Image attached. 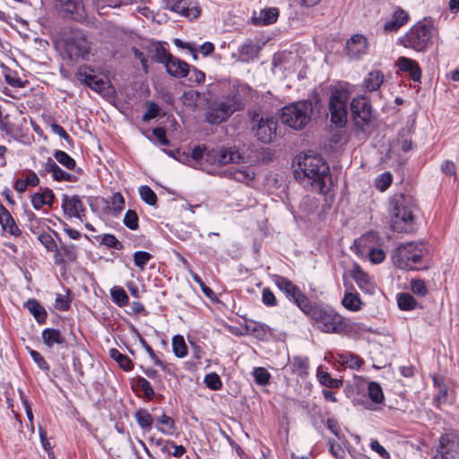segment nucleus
Returning a JSON list of instances; mask_svg holds the SVG:
<instances>
[{"label": "nucleus", "mask_w": 459, "mask_h": 459, "mask_svg": "<svg viewBox=\"0 0 459 459\" xmlns=\"http://www.w3.org/2000/svg\"><path fill=\"white\" fill-rule=\"evenodd\" d=\"M296 178H306L311 180V185L319 192H323L327 181H331L329 166L320 156L305 155L297 161Z\"/></svg>", "instance_id": "obj_1"}, {"label": "nucleus", "mask_w": 459, "mask_h": 459, "mask_svg": "<svg viewBox=\"0 0 459 459\" xmlns=\"http://www.w3.org/2000/svg\"><path fill=\"white\" fill-rule=\"evenodd\" d=\"M313 321L314 326L325 333H342L347 328V324L333 307L311 304L304 313Z\"/></svg>", "instance_id": "obj_2"}, {"label": "nucleus", "mask_w": 459, "mask_h": 459, "mask_svg": "<svg viewBox=\"0 0 459 459\" xmlns=\"http://www.w3.org/2000/svg\"><path fill=\"white\" fill-rule=\"evenodd\" d=\"M391 204V225L397 232H410L414 224V202L411 196L403 194L394 195Z\"/></svg>", "instance_id": "obj_3"}, {"label": "nucleus", "mask_w": 459, "mask_h": 459, "mask_svg": "<svg viewBox=\"0 0 459 459\" xmlns=\"http://www.w3.org/2000/svg\"><path fill=\"white\" fill-rule=\"evenodd\" d=\"M425 249L422 243L408 242L396 247L392 255L394 264L404 270H420Z\"/></svg>", "instance_id": "obj_4"}, {"label": "nucleus", "mask_w": 459, "mask_h": 459, "mask_svg": "<svg viewBox=\"0 0 459 459\" xmlns=\"http://www.w3.org/2000/svg\"><path fill=\"white\" fill-rule=\"evenodd\" d=\"M433 26L426 20L414 24L402 38L400 44L417 52H424L430 48Z\"/></svg>", "instance_id": "obj_5"}, {"label": "nucleus", "mask_w": 459, "mask_h": 459, "mask_svg": "<svg viewBox=\"0 0 459 459\" xmlns=\"http://www.w3.org/2000/svg\"><path fill=\"white\" fill-rule=\"evenodd\" d=\"M313 106L311 101H299L285 106L281 110V120L288 126L299 130L305 127L311 119Z\"/></svg>", "instance_id": "obj_6"}, {"label": "nucleus", "mask_w": 459, "mask_h": 459, "mask_svg": "<svg viewBox=\"0 0 459 459\" xmlns=\"http://www.w3.org/2000/svg\"><path fill=\"white\" fill-rule=\"evenodd\" d=\"M350 92L344 87H333L330 91L328 109L330 120L337 127H343L348 118Z\"/></svg>", "instance_id": "obj_7"}, {"label": "nucleus", "mask_w": 459, "mask_h": 459, "mask_svg": "<svg viewBox=\"0 0 459 459\" xmlns=\"http://www.w3.org/2000/svg\"><path fill=\"white\" fill-rule=\"evenodd\" d=\"M243 108V104L237 95H230L217 104L211 106L206 112V121L219 125L226 121L234 112Z\"/></svg>", "instance_id": "obj_8"}, {"label": "nucleus", "mask_w": 459, "mask_h": 459, "mask_svg": "<svg viewBox=\"0 0 459 459\" xmlns=\"http://www.w3.org/2000/svg\"><path fill=\"white\" fill-rule=\"evenodd\" d=\"M278 120L272 116H264L254 112L251 117V129L257 140L269 143L276 137Z\"/></svg>", "instance_id": "obj_9"}, {"label": "nucleus", "mask_w": 459, "mask_h": 459, "mask_svg": "<svg viewBox=\"0 0 459 459\" xmlns=\"http://www.w3.org/2000/svg\"><path fill=\"white\" fill-rule=\"evenodd\" d=\"M273 279L278 289L285 294L289 300L296 304L303 313L308 309L312 302L290 280L281 275H273Z\"/></svg>", "instance_id": "obj_10"}, {"label": "nucleus", "mask_w": 459, "mask_h": 459, "mask_svg": "<svg viewBox=\"0 0 459 459\" xmlns=\"http://www.w3.org/2000/svg\"><path fill=\"white\" fill-rule=\"evenodd\" d=\"M432 454V459H459V435L454 431L443 434Z\"/></svg>", "instance_id": "obj_11"}, {"label": "nucleus", "mask_w": 459, "mask_h": 459, "mask_svg": "<svg viewBox=\"0 0 459 459\" xmlns=\"http://www.w3.org/2000/svg\"><path fill=\"white\" fill-rule=\"evenodd\" d=\"M351 112L355 126L360 130H364L373 119L372 106L364 96L355 97L351 100Z\"/></svg>", "instance_id": "obj_12"}, {"label": "nucleus", "mask_w": 459, "mask_h": 459, "mask_svg": "<svg viewBox=\"0 0 459 459\" xmlns=\"http://www.w3.org/2000/svg\"><path fill=\"white\" fill-rule=\"evenodd\" d=\"M90 51V43L86 40L84 35L76 32L65 44V53L70 60H78L84 58Z\"/></svg>", "instance_id": "obj_13"}, {"label": "nucleus", "mask_w": 459, "mask_h": 459, "mask_svg": "<svg viewBox=\"0 0 459 459\" xmlns=\"http://www.w3.org/2000/svg\"><path fill=\"white\" fill-rule=\"evenodd\" d=\"M239 160L238 152L231 148L212 149L205 152V161L211 165L223 166Z\"/></svg>", "instance_id": "obj_14"}, {"label": "nucleus", "mask_w": 459, "mask_h": 459, "mask_svg": "<svg viewBox=\"0 0 459 459\" xmlns=\"http://www.w3.org/2000/svg\"><path fill=\"white\" fill-rule=\"evenodd\" d=\"M167 5L171 11L190 20L197 18L201 13L195 0H168Z\"/></svg>", "instance_id": "obj_15"}, {"label": "nucleus", "mask_w": 459, "mask_h": 459, "mask_svg": "<svg viewBox=\"0 0 459 459\" xmlns=\"http://www.w3.org/2000/svg\"><path fill=\"white\" fill-rule=\"evenodd\" d=\"M60 11L65 16L74 21H82L86 14L82 0H56Z\"/></svg>", "instance_id": "obj_16"}, {"label": "nucleus", "mask_w": 459, "mask_h": 459, "mask_svg": "<svg viewBox=\"0 0 459 459\" xmlns=\"http://www.w3.org/2000/svg\"><path fill=\"white\" fill-rule=\"evenodd\" d=\"M62 209L64 213L69 217H76L82 221L85 216V208L78 195L69 196L64 195L62 198Z\"/></svg>", "instance_id": "obj_17"}, {"label": "nucleus", "mask_w": 459, "mask_h": 459, "mask_svg": "<svg viewBox=\"0 0 459 459\" xmlns=\"http://www.w3.org/2000/svg\"><path fill=\"white\" fill-rule=\"evenodd\" d=\"M93 69L90 66L81 67L77 72L78 79L86 86L97 92H102L106 89L107 82L99 79L93 74Z\"/></svg>", "instance_id": "obj_18"}, {"label": "nucleus", "mask_w": 459, "mask_h": 459, "mask_svg": "<svg viewBox=\"0 0 459 459\" xmlns=\"http://www.w3.org/2000/svg\"><path fill=\"white\" fill-rule=\"evenodd\" d=\"M368 48V39L361 34L353 35L346 42L347 53L352 58H359L367 54Z\"/></svg>", "instance_id": "obj_19"}, {"label": "nucleus", "mask_w": 459, "mask_h": 459, "mask_svg": "<svg viewBox=\"0 0 459 459\" xmlns=\"http://www.w3.org/2000/svg\"><path fill=\"white\" fill-rule=\"evenodd\" d=\"M410 20L409 13L402 7H396L391 18L386 21L383 30L386 33L396 32Z\"/></svg>", "instance_id": "obj_20"}, {"label": "nucleus", "mask_w": 459, "mask_h": 459, "mask_svg": "<svg viewBox=\"0 0 459 459\" xmlns=\"http://www.w3.org/2000/svg\"><path fill=\"white\" fill-rule=\"evenodd\" d=\"M164 66L167 73L176 78H184L189 74L188 64L173 56Z\"/></svg>", "instance_id": "obj_21"}, {"label": "nucleus", "mask_w": 459, "mask_h": 459, "mask_svg": "<svg viewBox=\"0 0 459 459\" xmlns=\"http://www.w3.org/2000/svg\"><path fill=\"white\" fill-rule=\"evenodd\" d=\"M0 224L3 230L10 235L18 237L22 234V230L17 226L14 219L8 210L0 203Z\"/></svg>", "instance_id": "obj_22"}, {"label": "nucleus", "mask_w": 459, "mask_h": 459, "mask_svg": "<svg viewBox=\"0 0 459 459\" xmlns=\"http://www.w3.org/2000/svg\"><path fill=\"white\" fill-rule=\"evenodd\" d=\"M397 65L402 72L408 73L412 81L419 82L420 80L421 70L415 60L401 56L397 60Z\"/></svg>", "instance_id": "obj_23"}, {"label": "nucleus", "mask_w": 459, "mask_h": 459, "mask_svg": "<svg viewBox=\"0 0 459 459\" xmlns=\"http://www.w3.org/2000/svg\"><path fill=\"white\" fill-rule=\"evenodd\" d=\"M351 277L361 290L368 293H372L374 291L375 285L372 280L359 265H355L352 269Z\"/></svg>", "instance_id": "obj_24"}, {"label": "nucleus", "mask_w": 459, "mask_h": 459, "mask_svg": "<svg viewBox=\"0 0 459 459\" xmlns=\"http://www.w3.org/2000/svg\"><path fill=\"white\" fill-rule=\"evenodd\" d=\"M45 169L52 173L53 178L56 181L74 182L77 179L75 176L63 170L51 158L45 163Z\"/></svg>", "instance_id": "obj_25"}, {"label": "nucleus", "mask_w": 459, "mask_h": 459, "mask_svg": "<svg viewBox=\"0 0 459 459\" xmlns=\"http://www.w3.org/2000/svg\"><path fill=\"white\" fill-rule=\"evenodd\" d=\"M384 82V74L379 70H374L368 74L363 81L365 91L372 92L377 91Z\"/></svg>", "instance_id": "obj_26"}, {"label": "nucleus", "mask_w": 459, "mask_h": 459, "mask_svg": "<svg viewBox=\"0 0 459 459\" xmlns=\"http://www.w3.org/2000/svg\"><path fill=\"white\" fill-rule=\"evenodd\" d=\"M43 342L49 348L55 344L63 345L65 343V339L58 329L47 328L42 331Z\"/></svg>", "instance_id": "obj_27"}, {"label": "nucleus", "mask_w": 459, "mask_h": 459, "mask_svg": "<svg viewBox=\"0 0 459 459\" xmlns=\"http://www.w3.org/2000/svg\"><path fill=\"white\" fill-rule=\"evenodd\" d=\"M55 195L51 189L45 188L42 193H36L31 195V204L34 209L39 210L43 205L52 206Z\"/></svg>", "instance_id": "obj_28"}, {"label": "nucleus", "mask_w": 459, "mask_h": 459, "mask_svg": "<svg viewBox=\"0 0 459 459\" xmlns=\"http://www.w3.org/2000/svg\"><path fill=\"white\" fill-rule=\"evenodd\" d=\"M158 446H161V451L167 455H172L175 457H181L186 453V448L179 445H176L173 441H163L162 439L156 440Z\"/></svg>", "instance_id": "obj_29"}, {"label": "nucleus", "mask_w": 459, "mask_h": 459, "mask_svg": "<svg viewBox=\"0 0 459 459\" xmlns=\"http://www.w3.org/2000/svg\"><path fill=\"white\" fill-rule=\"evenodd\" d=\"M28 310L33 315L39 324H43L47 319L45 308L36 300L29 299L25 304Z\"/></svg>", "instance_id": "obj_30"}, {"label": "nucleus", "mask_w": 459, "mask_h": 459, "mask_svg": "<svg viewBox=\"0 0 459 459\" xmlns=\"http://www.w3.org/2000/svg\"><path fill=\"white\" fill-rule=\"evenodd\" d=\"M342 306L350 311H359L361 309L362 301L358 293L346 292L342 300Z\"/></svg>", "instance_id": "obj_31"}, {"label": "nucleus", "mask_w": 459, "mask_h": 459, "mask_svg": "<svg viewBox=\"0 0 459 459\" xmlns=\"http://www.w3.org/2000/svg\"><path fill=\"white\" fill-rule=\"evenodd\" d=\"M137 424L144 431H150L153 423L152 415L145 409H140L134 413Z\"/></svg>", "instance_id": "obj_32"}, {"label": "nucleus", "mask_w": 459, "mask_h": 459, "mask_svg": "<svg viewBox=\"0 0 459 459\" xmlns=\"http://www.w3.org/2000/svg\"><path fill=\"white\" fill-rule=\"evenodd\" d=\"M260 47L253 40H247L239 48V54L244 60L254 59L257 56Z\"/></svg>", "instance_id": "obj_33"}, {"label": "nucleus", "mask_w": 459, "mask_h": 459, "mask_svg": "<svg viewBox=\"0 0 459 459\" xmlns=\"http://www.w3.org/2000/svg\"><path fill=\"white\" fill-rule=\"evenodd\" d=\"M133 387L142 390L144 397L149 401L152 400L155 395L154 389L150 382L143 377H138L133 380Z\"/></svg>", "instance_id": "obj_34"}, {"label": "nucleus", "mask_w": 459, "mask_h": 459, "mask_svg": "<svg viewBox=\"0 0 459 459\" xmlns=\"http://www.w3.org/2000/svg\"><path fill=\"white\" fill-rule=\"evenodd\" d=\"M292 370L299 377L305 378L308 375V359L302 357H294L291 363Z\"/></svg>", "instance_id": "obj_35"}, {"label": "nucleus", "mask_w": 459, "mask_h": 459, "mask_svg": "<svg viewBox=\"0 0 459 459\" xmlns=\"http://www.w3.org/2000/svg\"><path fill=\"white\" fill-rule=\"evenodd\" d=\"M109 355L125 371H130L133 369V362L128 356L122 354L117 349H111L109 351Z\"/></svg>", "instance_id": "obj_36"}, {"label": "nucleus", "mask_w": 459, "mask_h": 459, "mask_svg": "<svg viewBox=\"0 0 459 459\" xmlns=\"http://www.w3.org/2000/svg\"><path fill=\"white\" fill-rule=\"evenodd\" d=\"M432 380L434 385L437 388V394L436 395V401L438 403H444L447 399V386L444 383L442 377L439 376H433Z\"/></svg>", "instance_id": "obj_37"}, {"label": "nucleus", "mask_w": 459, "mask_h": 459, "mask_svg": "<svg viewBox=\"0 0 459 459\" xmlns=\"http://www.w3.org/2000/svg\"><path fill=\"white\" fill-rule=\"evenodd\" d=\"M110 295L112 301L119 307L126 306L129 302V298L122 287L116 286L112 288Z\"/></svg>", "instance_id": "obj_38"}, {"label": "nucleus", "mask_w": 459, "mask_h": 459, "mask_svg": "<svg viewBox=\"0 0 459 459\" xmlns=\"http://www.w3.org/2000/svg\"><path fill=\"white\" fill-rule=\"evenodd\" d=\"M317 377L319 383L328 388H340L342 386V381L341 379L333 378L327 372L319 371Z\"/></svg>", "instance_id": "obj_39"}, {"label": "nucleus", "mask_w": 459, "mask_h": 459, "mask_svg": "<svg viewBox=\"0 0 459 459\" xmlns=\"http://www.w3.org/2000/svg\"><path fill=\"white\" fill-rule=\"evenodd\" d=\"M173 352L178 358H184L187 355V346L182 335H175L172 338Z\"/></svg>", "instance_id": "obj_40"}, {"label": "nucleus", "mask_w": 459, "mask_h": 459, "mask_svg": "<svg viewBox=\"0 0 459 459\" xmlns=\"http://www.w3.org/2000/svg\"><path fill=\"white\" fill-rule=\"evenodd\" d=\"M279 11L275 7L265 8L261 11L258 20L262 24H272L277 21Z\"/></svg>", "instance_id": "obj_41"}, {"label": "nucleus", "mask_w": 459, "mask_h": 459, "mask_svg": "<svg viewBox=\"0 0 459 459\" xmlns=\"http://www.w3.org/2000/svg\"><path fill=\"white\" fill-rule=\"evenodd\" d=\"M96 239L100 240V244L116 250H122L124 248L123 244L112 234H104L102 236L95 237Z\"/></svg>", "instance_id": "obj_42"}, {"label": "nucleus", "mask_w": 459, "mask_h": 459, "mask_svg": "<svg viewBox=\"0 0 459 459\" xmlns=\"http://www.w3.org/2000/svg\"><path fill=\"white\" fill-rule=\"evenodd\" d=\"M398 307L402 310H411L416 307L417 301L409 293H401L397 296Z\"/></svg>", "instance_id": "obj_43"}, {"label": "nucleus", "mask_w": 459, "mask_h": 459, "mask_svg": "<svg viewBox=\"0 0 459 459\" xmlns=\"http://www.w3.org/2000/svg\"><path fill=\"white\" fill-rule=\"evenodd\" d=\"M368 397L376 403H381L384 401L382 387L377 382H370L368 385Z\"/></svg>", "instance_id": "obj_44"}, {"label": "nucleus", "mask_w": 459, "mask_h": 459, "mask_svg": "<svg viewBox=\"0 0 459 459\" xmlns=\"http://www.w3.org/2000/svg\"><path fill=\"white\" fill-rule=\"evenodd\" d=\"M54 157L57 162H59L67 169H74L76 167L75 160L64 151H56L54 152Z\"/></svg>", "instance_id": "obj_45"}, {"label": "nucleus", "mask_w": 459, "mask_h": 459, "mask_svg": "<svg viewBox=\"0 0 459 459\" xmlns=\"http://www.w3.org/2000/svg\"><path fill=\"white\" fill-rule=\"evenodd\" d=\"M61 251L63 252L64 257L67 263H74L77 260L78 251L77 247L74 244H61Z\"/></svg>", "instance_id": "obj_46"}, {"label": "nucleus", "mask_w": 459, "mask_h": 459, "mask_svg": "<svg viewBox=\"0 0 459 459\" xmlns=\"http://www.w3.org/2000/svg\"><path fill=\"white\" fill-rule=\"evenodd\" d=\"M139 194L143 201L149 205H155L157 203V195L154 191L148 186H142L139 188Z\"/></svg>", "instance_id": "obj_47"}, {"label": "nucleus", "mask_w": 459, "mask_h": 459, "mask_svg": "<svg viewBox=\"0 0 459 459\" xmlns=\"http://www.w3.org/2000/svg\"><path fill=\"white\" fill-rule=\"evenodd\" d=\"M133 257L135 266L143 271L148 262L152 258V255L145 251H136L134 252Z\"/></svg>", "instance_id": "obj_48"}, {"label": "nucleus", "mask_w": 459, "mask_h": 459, "mask_svg": "<svg viewBox=\"0 0 459 459\" xmlns=\"http://www.w3.org/2000/svg\"><path fill=\"white\" fill-rule=\"evenodd\" d=\"M158 423L164 425L167 429L162 427H157L158 430L163 434H172L175 429V421L174 420L166 415L162 414V416L158 420Z\"/></svg>", "instance_id": "obj_49"}, {"label": "nucleus", "mask_w": 459, "mask_h": 459, "mask_svg": "<svg viewBox=\"0 0 459 459\" xmlns=\"http://www.w3.org/2000/svg\"><path fill=\"white\" fill-rule=\"evenodd\" d=\"M255 381L259 385L269 384L271 375L264 368H255L253 372Z\"/></svg>", "instance_id": "obj_50"}, {"label": "nucleus", "mask_w": 459, "mask_h": 459, "mask_svg": "<svg viewBox=\"0 0 459 459\" xmlns=\"http://www.w3.org/2000/svg\"><path fill=\"white\" fill-rule=\"evenodd\" d=\"M204 384L208 388L213 391L220 390L222 386L221 377L216 373L207 374L204 377Z\"/></svg>", "instance_id": "obj_51"}, {"label": "nucleus", "mask_w": 459, "mask_h": 459, "mask_svg": "<svg viewBox=\"0 0 459 459\" xmlns=\"http://www.w3.org/2000/svg\"><path fill=\"white\" fill-rule=\"evenodd\" d=\"M342 364L352 369H358L362 364V360L356 355H341L340 356Z\"/></svg>", "instance_id": "obj_52"}, {"label": "nucleus", "mask_w": 459, "mask_h": 459, "mask_svg": "<svg viewBox=\"0 0 459 459\" xmlns=\"http://www.w3.org/2000/svg\"><path fill=\"white\" fill-rule=\"evenodd\" d=\"M39 241L41 243L42 246L45 247V248L48 251L50 252H56L57 245L56 244L54 238L52 236L47 232L41 233L38 237Z\"/></svg>", "instance_id": "obj_53"}, {"label": "nucleus", "mask_w": 459, "mask_h": 459, "mask_svg": "<svg viewBox=\"0 0 459 459\" xmlns=\"http://www.w3.org/2000/svg\"><path fill=\"white\" fill-rule=\"evenodd\" d=\"M200 98V92L189 90L185 91L181 96V100L186 106H195Z\"/></svg>", "instance_id": "obj_54"}, {"label": "nucleus", "mask_w": 459, "mask_h": 459, "mask_svg": "<svg viewBox=\"0 0 459 459\" xmlns=\"http://www.w3.org/2000/svg\"><path fill=\"white\" fill-rule=\"evenodd\" d=\"M171 56L172 55L169 52H168L163 46L158 45L155 47V54L153 56V58L158 63L163 64L165 65V64L168 63L169 59H170Z\"/></svg>", "instance_id": "obj_55"}, {"label": "nucleus", "mask_w": 459, "mask_h": 459, "mask_svg": "<svg viewBox=\"0 0 459 459\" xmlns=\"http://www.w3.org/2000/svg\"><path fill=\"white\" fill-rule=\"evenodd\" d=\"M124 224L130 230H135L138 228V215L133 210H128L124 217Z\"/></svg>", "instance_id": "obj_56"}, {"label": "nucleus", "mask_w": 459, "mask_h": 459, "mask_svg": "<svg viewBox=\"0 0 459 459\" xmlns=\"http://www.w3.org/2000/svg\"><path fill=\"white\" fill-rule=\"evenodd\" d=\"M254 178L255 174L248 170L236 169V172L232 174V179L241 183H248L252 181Z\"/></svg>", "instance_id": "obj_57"}, {"label": "nucleus", "mask_w": 459, "mask_h": 459, "mask_svg": "<svg viewBox=\"0 0 459 459\" xmlns=\"http://www.w3.org/2000/svg\"><path fill=\"white\" fill-rule=\"evenodd\" d=\"M393 180L392 174L389 172L383 173L377 180H376V187L380 191L386 190Z\"/></svg>", "instance_id": "obj_58"}, {"label": "nucleus", "mask_w": 459, "mask_h": 459, "mask_svg": "<svg viewBox=\"0 0 459 459\" xmlns=\"http://www.w3.org/2000/svg\"><path fill=\"white\" fill-rule=\"evenodd\" d=\"M411 291L418 296H425L428 292L426 284L422 280H412L411 283Z\"/></svg>", "instance_id": "obj_59"}, {"label": "nucleus", "mask_w": 459, "mask_h": 459, "mask_svg": "<svg viewBox=\"0 0 459 459\" xmlns=\"http://www.w3.org/2000/svg\"><path fill=\"white\" fill-rule=\"evenodd\" d=\"M262 301L267 307H275L277 299L269 288H264L262 291Z\"/></svg>", "instance_id": "obj_60"}, {"label": "nucleus", "mask_w": 459, "mask_h": 459, "mask_svg": "<svg viewBox=\"0 0 459 459\" xmlns=\"http://www.w3.org/2000/svg\"><path fill=\"white\" fill-rule=\"evenodd\" d=\"M160 112V107L155 102H150L147 107V111L143 116V121L147 122L155 118Z\"/></svg>", "instance_id": "obj_61"}, {"label": "nucleus", "mask_w": 459, "mask_h": 459, "mask_svg": "<svg viewBox=\"0 0 459 459\" xmlns=\"http://www.w3.org/2000/svg\"><path fill=\"white\" fill-rule=\"evenodd\" d=\"M70 299L62 294H57L55 300V307L60 311H67L70 308Z\"/></svg>", "instance_id": "obj_62"}, {"label": "nucleus", "mask_w": 459, "mask_h": 459, "mask_svg": "<svg viewBox=\"0 0 459 459\" xmlns=\"http://www.w3.org/2000/svg\"><path fill=\"white\" fill-rule=\"evenodd\" d=\"M30 356L38 367L45 371L49 370V365L44 359V357L38 351L31 350Z\"/></svg>", "instance_id": "obj_63"}, {"label": "nucleus", "mask_w": 459, "mask_h": 459, "mask_svg": "<svg viewBox=\"0 0 459 459\" xmlns=\"http://www.w3.org/2000/svg\"><path fill=\"white\" fill-rule=\"evenodd\" d=\"M51 130L54 134H58L62 139H64L67 143L73 144L74 141L71 136L66 133V131L58 124L53 123L51 126Z\"/></svg>", "instance_id": "obj_64"}]
</instances>
